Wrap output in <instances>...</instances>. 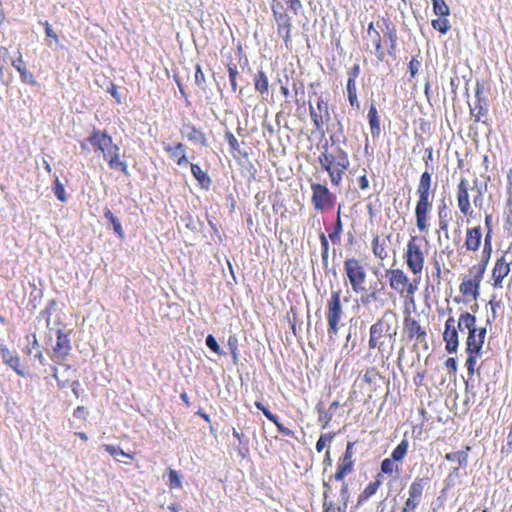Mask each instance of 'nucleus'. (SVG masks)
<instances>
[{
	"mask_svg": "<svg viewBox=\"0 0 512 512\" xmlns=\"http://www.w3.org/2000/svg\"><path fill=\"white\" fill-rule=\"evenodd\" d=\"M88 142L103 153V157L108 161V166L111 169H121L125 175L129 174L127 163L120 160V148L113 143L109 135L94 130L88 137Z\"/></svg>",
	"mask_w": 512,
	"mask_h": 512,
	"instance_id": "1",
	"label": "nucleus"
},
{
	"mask_svg": "<svg viewBox=\"0 0 512 512\" xmlns=\"http://www.w3.org/2000/svg\"><path fill=\"white\" fill-rule=\"evenodd\" d=\"M398 331V315L393 310H386L382 317L370 327L369 348L382 350L383 342H379L382 336L395 341Z\"/></svg>",
	"mask_w": 512,
	"mask_h": 512,
	"instance_id": "2",
	"label": "nucleus"
},
{
	"mask_svg": "<svg viewBox=\"0 0 512 512\" xmlns=\"http://www.w3.org/2000/svg\"><path fill=\"white\" fill-rule=\"evenodd\" d=\"M341 290L333 291L327 302L328 335L332 337L339 331V324L342 319L343 309L341 304Z\"/></svg>",
	"mask_w": 512,
	"mask_h": 512,
	"instance_id": "3",
	"label": "nucleus"
},
{
	"mask_svg": "<svg viewBox=\"0 0 512 512\" xmlns=\"http://www.w3.org/2000/svg\"><path fill=\"white\" fill-rule=\"evenodd\" d=\"M344 270L349 279L352 290L355 293H362L366 291L364 283L366 280L365 268L355 258H348L344 262Z\"/></svg>",
	"mask_w": 512,
	"mask_h": 512,
	"instance_id": "4",
	"label": "nucleus"
},
{
	"mask_svg": "<svg viewBox=\"0 0 512 512\" xmlns=\"http://www.w3.org/2000/svg\"><path fill=\"white\" fill-rule=\"evenodd\" d=\"M416 241V237H411L409 240L405 253V259L408 268L413 272V274H420L424 267L425 256L421 246L417 244Z\"/></svg>",
	"mask_w": 512,
	"mask_h": 512,
	"instance_id": "5",
	"label": "nucleus"
},
{
	"mask_svg": "<svg viewBox=\"0 0 512 512\" xmlns=\"http://www.w3.org/2000/svg\"><path fill=\"white\" fill-rule=\"evenodd\" d=\"M389 277L390 287L399 293L407 292L413 295L417 287L409 282L407 275L401 269H390L386 271Z\"/></svg>",
	"mask_w": 512,
	"mask_h": 512,
	"instance_id": "6",
	"label": "nucleus"
},
{
	"mask_svg": "<svg viewBox=\"0 0 512 512\" xmlns=\"http://www.w3.org/2000/svg\"><path fill=\"white\" fill-rule=\"evenodd\" d=\"M312 203L316 210H324L333 205L334 196L325 185L312 184Z\"/></svg>",
	"mask_w": 512,
	"mask_h": 512,
	"instance_id": "7",
	"label": "nucleus"
},
{
	"mask_svg": "<svg viewBox=\"0 0 512 512\" xmlns=\"http://www.w3.org/2000/svg\"><path fill=\"white\" fill-rule=\"evenodd\" d=\"M71 349L72 347L70 343L69 334L63 333L62 330H58L56 345L53 347L50 358L55 363L60 364L66 360V358L70 354Z\"/></svg>",
	"mask_w": 512,
	"mask_h": 512,
	"instance_id": "8",
	"label": "nucleus"
},
{
	"mask_svg": "<svg viewBox=\"0 0 512 512\" xmlns=\"http://www.w3.org/2000/svg\"><path fill=\"white\" fill-rule=\"evenodd\" d=\"M443 339L446 343V350L448 353H455L459 345L458 331L456 321L453 317H449L445 322V331Z\"/></svg>",
	"mask_w": 512,
	"mask_h": 512,
	"instance_id": "9",
	"label": "nucleus"
},
{
	"mask_svg": "<svg viewBox=\"0 0 512 512\" xmlns=\"http://www.w3.org/2000/svg\"><path fill=\"white\" fill-rule=\"evenodd\" d=\"M486 336V328L471 330L466 339V352L482 354V347Z\"/></svg>",
	"mask_w": 512,
	"mask_h": 512,
	"instance_id": "10",
	"label": "nucleus"
},
{
	"mask_svg": "<svg viewBox=\"0 0 512 512\" xmlns=\"http://www.w3.org/2000/svg\"><path fill=\"white\" fill-rule=\"evenodd\" d=\"M317 110L310 105V117L319 132L323 133V125H324V117L326 120L330 119L329 111H328V103L323 99H319L317 102Z\"/></svg>",
	"mask_w": 512,
	"mask_h": 512,
	"instance_id": "11",
	"label": "nucleus"
},
{
	"mask_svg": "<svg viewBox=\"0 0 512 512\" xmlns=\"http://www.w3.org/2000/svg\"><path fill=\"white\" fill-rule=\"evenodd\" d=\"M180 133L183 137L187 138L193 143L207 146V139L204 133L193 126L190 122H183Z\"/></svg>",
	"mask_w": 512,
	"mask_h": 512,
	"instance_id": "12",
	"label": "nucleus"
},
{
	"mask_svg": "<svg viewBox=\"0 0 512 512\" xmlns=\"http://www.w3.org/2000/svg\"><path fill=\"white\" fill-rule=\"evenodd\" d=\"M432 208V201L431 200H425V201H418L415 208V216H416V224L420 231H426L427 230V219H428V212Z\"/></svg>",
	"mask_w": 512,
	"mask_h": 512,
	"instance_id": "13",
	"label": "nucleus"
},
{
	"mask_svg": "<svg viewBox=\"0 0 512 512\" xmlns=\"http://www.w3.org/2000/svg\"><path fill=\"white\" fill-rule=\"evenodd\" d=\"M277 24V32L284 40L286 46L291 41L292 18L288 14H279L274 16Z\"/></svg>",
	"mask_w": 512,
	"mask_h": 512,
	"instance_id": "14",
	"label": "nucleus"
},
{
	"mask_svg": "<svg viewBox=\"0 0 512 512\" xmlns=\"http://www.w3.org/2000/svg\"><path fill=\"white\" fill-rule=\"evenodd\" d=\"M403 330L408 338L412 339L413 337H417L419 342H423L427 335L420 324L410 316L405 317Z\"/></svg>",
	"mask_w": 512,
	"mask_h": 512,
	"instance_id": "15",
	"label": "nucleus"
},
{
	"mask_svg": "<svg viewBox=\"0 0 512 512\" xmlns=\"http://www.w3.org/2000/svg\"><path fill=\"white\" fill-rule=\"evenodd\" d=\"M458 206L460 211L467 215L470 213V201L468 195V181L466 179H461L458 184Z\"/></svg>",
	"mask_w": 512,
	"mask_h": 512,
	"instance_id": "16",
	"label": "nucleus"
},
{
	"mask_svg": "<svg viewBox=\"0 0 512 512\" xmlns=\"http://www.w3.org/2000/svg\"><path fill=\"white\" fill-rule=\"evenodd\" d=\"M510 272L509 263L507 262L505 256L499 258L495 264V267L492 272V277L494 279V285L496 287H501L502 280L508 275Z\"/></svg>",
	"mask_w": 512,
	"mask_h": 512,
	"instance_id": "17",
	"label": "nucleus"
},
{
	"mask_svg": "<svg viewBox=\"0 0 512 512\" xmlns=\"http://www.w3.org/2000/svg\"><path fill=\"white\" fill-rule=\"evenodd\" d=\"M431 182H432L431 174L428 171L423 172L420 177L418 187H417V192H416L419 197L418 201L430 200Z\"/></svg>",
	"mask_w": 512,
	"mask_h": 512,
	"instance_id": "18",
	"label": "nucleus"
},
{
	"mask_svg": "<svg viewBox=\"0 0 512 512\" xmlns=\"http://www.w3.org/2000/svg\"><path fill=\"white\" fill-rule=\"evenodd\" d=\"M0 352L5 364L9 365L18 375L24 376L25 373L20 368V358L5 347H1Z\"/></svg>",
	"mask_w": 512,
	"mask_h": 512,
	"instance_id": "19",
	"label": "nucleus"
},
{
	"mask_svg": "<svg viewBox=\"0 0 512 512\" xmlns=\"http://www.w3.org/2000/svg\"><path fill=\"white\" fill-rule=\"evenodd\" d=\"M482 239V233L480 227H474L467 230V237L465 241V247L467 250L476 251L478 250Z\"/></svg>",
	"mask_w": 512,
	"mask_h": 512,
	"instance_id": "20",
	"label": "nucleus"
},
{
	"mask_svg": "<svg viewBox=\"0 0 512 512\" xmlns=\"http://www.w3.org/2000/svg\"><path fill=\"white\" fill-rule=\"evenodd\" d=\"M12 66L19 72L23 82L34 85L36 83L34 76L27 70L21 54L16 60L12 61Z\"/></svg>",
	"mask_w": 512,
	"mask_h": 512,
	"instance_id": "21",
	"label": "nucleus"
},
{
	"mask_svg": "<svg viewBox=\"0 0 512 512\" xmlns=\"http://www.w3.org/2000/svg\"><path fill=\"white\" fill-rule=\"evenodd\" d=\"M190 167H191V173L197 179V181L200 184V186L202 188H204V189H208L210 187V184H211V179L207 175V173L204 172L200 168V166L197 165V164H191Z\"/></svg>",
	"mask_w": 512,
	"mask_h": 512,
	"instance_id": "22",
	"label": "nucleus"
},
{
	"mask_svg": "<svg viewBox=\"0 0 512 512\" xmlns=\"http://www.w3.org/2000/svg\"><path fill=\"white\" fill-rule=\"evenodd\" d=\"M103 448L105 449L106 452H108L112 457H114L115 460L119 461V462H123L125 464H127L128 462L123 460L122 458H127V459H130L132 460L133 459V455L132 454H129V453H126L124 452L120 447L118 446H114V445H109V444H105L103 445Z\"/></svg>",
	"mask_w": 512,
	"mask_h": 512,
	"instance_id": "23",
	"label": "nucleus"
},
{
	"mask_svg": "<svg viewBox=\"0 0 512 512\" xmlns=\"http://www.w3.org/2000/svg\"><path fill=\"white\" fill-rule=\"evenodd\" d=\"M386 241L384 239H380L379 236H375L372 241V250L376 257L381 260L388 257L387 249H386Z\"/></svg>",
	"mask_w": 512,
	"mask_h": 512,
	"instance_id": "24",
	"label": "nucleus"
},
{
	"mask_svg": "<svg viewBox=\"0 0 512 512\" xmlns=\"http://www.w3.org/2000/svg\"><path fill=\"white\" fill-rule=\"evenodd\" d=\"M368 119L371 128V133L373 136H378L380 134V120L378 116L377 109L375 105H371L368 112Z\"/></svg>",
	"mask_w": 512,
	"mask_h": 512,
	"instance_id": "25",
	"label": "nucleus"
},
{
	"mask_svg": "<svg viewBox=\"0 0 512 512\" xmlns=\"http://www.w3.org/2000/svg\"><path fill=\"white\" fill-rule=\"evenodd\" d=\"M459 290L464 296L471 295L474 300H476L480 295V289L475 288L474 283L467 279V276L463 278V281L459 286Z\"/></svg>",
	"mask_w": 512,
	"mask_h": 512,
	"instance_id": "26",
	"label": "nucleus"
},
{
	"mask_svg": "<svg viewBox=\"0 0 512 512\" xmlns=\"http://www.w3.org/2000/svg\"><path fill=\"white\" fill-rule=\"evenodd\" d=\"M363 292L364 294L361 296L360 301L364 306L369 305L371 302H380L381 306L384 305V301L379 298L380 289H377L376 286L372 287L369 293L367 290Z\"/></svg>",
	"mask_w": 512,
	"mask_h": 512,
	"instance_id": "27",
	"label": "nucleus"
},
{
	"mask_svg": "<svg viewBox=\"0 0 512 512\" xmlns=\"http://www.w3.org/2000/svg\"><path fill=\"white\" fill-rule=\"evenodd\" d=\"M461 325H464L468 332L472 329L476 330V317L469 312H463L459 317L457 328H461Z\"/></svg>",
	"mask_w": 512,
	"mask_h": 512,
	"instance_id": "28",
	"label": "nucleus"
},
{
	"mask_svg": "<svg viewBox=\"0 0 512 512\" xmlns=\"http://www.w3.org/2000/svg\"><path fill=\"white\" fill-rule=\"evenodd\" d=\"M325 151L320 154L318 161L324 170H331L335 167V155L328 153V146L325 145Z\"/></svg>",
	"mask_w": 512,
	"mask_h": 512,
	"instance_id": "29",
	"label": "nucleus"
},
{
	"mask_svg": "<svg viewBox=\"0 0 512 512\" xmlns=\"http://www.w3.org/2000/svg\"><path fill=\"white\" fill-rule=\"evenodd\" d=\"M255 90L261 94L268 92V78L263 71H258L254 77Z\"/></svg>",
	"mask_w": 512,
	"mask_h": 512,
	"instance_id": "30",
	"label": "nucleus"
},
{
	"mask_svg": "<svg viewBox=\"0 0 512 512\" xmlns=\"http://www.w3.org/2000/svg\"><path fill=\"white\" fill-rule=\"evenodd\" d=\"M381 481L377 479L374 482L369 483L366 488L363 490V492L359 495L358 498V504H362L364 501H366L368 498H370L372 495L376 493L378 488L381 485Z\"/></svg>",
	"mask_w": 512,
	"mask_h": 512,
	"instance_id": "31",
	"label": "nucleus"
},
{
	"mask_svg": "<svg viewBox=\"0 0 512 512\" xmlns=\"http://www.w3.org/2000/svg\"><path fill=\"white\" fill-rule=\"evenodd\" d=\"M423 491L424 480L416 479L415 481L412 482V484L409 487V497L420 501L422 498Z\"/></svg>",
	"mask_w": 512,
	"mask_h": 512,
	"instance_id": "32",
	"label": "nucleus"
},
{
	"mask_svg": "<svg viewBox=\"0 0 512 512\" xmlns=\"http://www.w3.org/2000/svg\"><path fill=\"white\" fill-rule=\"evenodd\" d=\"M104 217L111 223V225L113 226L114 232L120 238H123L124 237V232H123L121 223H120L119 219L116 216H114V214L110 211V209L105 208V210H104Z\"/></svg>",
	"mask_w": 512,
	"mask_h": 512,
	"instance_id": "33",
	"label": "nucleus"
},
{
	"mask_svg": "<svg viewBox=\"0 0 512 512\" xmlns=\"http://www.w3.org/2000/svg\"><path fill=\"white\" fill-rule=\"evenodd\" d=\"M368 45L371 44L375 48V54L379 61H383L385 57V53L381 43V36L379 34H374L372 37L368 38Z\"/></svg>",
	"mask_w": 512,
	"mask_h": 512,
	"instance_id": "34",
	"label": "nucleus"
},
{
	"mask_svg": "<svg viewBox=\"0 0 512 512\" xmlns=\"http://www.w3.org/2000/svg\"><path fill=\"white\" fill-rule=\"evenodd\" d=\"M354 462H343L339 464L338 469L336 473L334 474L333 478L336 481H342L344 477L348 474H350L353 471Z\"/></svg>",
	"mask_w": 512,
	"mask_h": 512,
	"instance_id": "35",
	"label": "nucleus"
},
{
	"mask_svg": "<svg viewBox=\"0 0 512 512\" xmlns=\"http://www.w3.org/2000/svg\"><path fill=\"white\" fill-rule=\"evenodd\" d=\"M408 440L407 439H403L399 444L398 446L393 450L392 454H391V458L394 460V461H402L407 453V450H408Z\"/></svg>",
	"mask_w": 512,
	"mask_h": 512,
	"instance_id": "36",
	"label": "nucleus"
},
{
	"mask_svg": "<svg viewBox=\"0 0 512 512\" xmlns=\"http://www.w3.org/2000/svg\"><path fill=\"white\" fill-rule=\"evenodd\" d=\"M384 36L388 38L389 45V54H393L396 48L397 43V34L394 27H390V25H386L385 30H383Z\"/></svg>",
	"mask_w": 512,
	"mask_h": 512,
	"instance_id": "37",
	"label": "nucleus"
},
{
	"mask_svg": "<svg viewBox=\"0 0 512 512\" xmlns=\"http://www.w3.org/2000/svg\"><path fill=\"white\" fill-rule=\"evenodd\" d=\"M445 458L451 462H457L459 466L466 465L468 454L467 451H456L446 454Z\"/></svg>",
	"mask_w": 512,
	"mask_h": 512,
	"instance_id": "38",
	"label": "nucleus"
},
{
	"mask_svg": "<svg viewBox=\"0 0 512 512\" xmlns=\"http://www.w3.org/2000/svg\"><path fill=\"white\" fill-rule=\"evenodd\" d=\"M323 496L324 512H346L345 506H342L341 504H336L332 500L328 499L327 492H324Z\"/></svg>",
	"mask_w": 512,
	"mask_h": 512,
	"instance_id": "39",
	"label": "nucleus"
},
{
	"mask_svg": "<svg viewBox=\"0 0 512 512\" xmlns=\"http://www.w3.org/2000/svg\"><path fill=\"white\" fill-rule=\"evenodd\" d=\"M433 4V11L440 17H446L450 14L449 6L444 0H431Z\"/></svg>",
	"mask_w": 512,
	"mask_h": 512,
	"instance_id": "40",
	"label": "nucleus"
},
{
	"mask_svg": "<svg viewBox=\"0 0 512 512\" xmlns=\"http://www.w3.org/2000/svg\"><path fill=\"white\" fill-rule=\"evenodd\" d=\"M346 89H347V94H348V100H349L351 106L359 107V102H358V98H357L356 82L354 80H348Z\"/></svg>",
	"mask_w": 512,
	"mask_h": 512,
	"instance_id": "41",
	"label": "nucleus"
},
{
	"mask_svg": "<svg viewBox=\"0 0 512 512\" xmlns=\"http://www.w3.org/2000/svg\"><path fill=\"white\" fill-rule=\"evenodd\" d=\"M40 24H42L45 28V34L47 36V38H49L50 40L47 42V46L49 47H52V44L53 42L56 44V45H59L60 44V41H59V37L58 35L56 34V32L53 30V28L51 27V25L48 23V21H44V22H40Z\"/></svg>",
	"mask_w": 512,
	"mask_h": 512,
	"instance_id": "42",
	"label": "nucleus"
},
{
	"mask_svg": "<svg viewBox=\"0 0 512 512\" xmlns=\"http://www.w3.org/2000/svg\"><path fill=\"white\" fill-rule=\"evenodd\" d=\"M480 87L477 86V89H476V97H477V104L475 105V107H471L470 106V113L472 116L475 117V121H479L481 116L484 115V108L482 107L481 105V99H480Z\"/></svg>",
	"mask_w": 512,
	"mask_h": 512,
	"instance_id": "43",
	"label": "nucleus"
},
{
	"mask_svg": "<svg viewBox=\"0 0 512 512\" xmlns=\"http://www.w3.org/2000/svg\"><path fill=\"white\" fill-rule=\"evenodd\" d=\"M337 153L338 154L335 156V166L341 167L342 169H348L350 161L347 153L339 147L337 148Z\"/></svg>",
	"mask_w": 512,
	"mask_h": 512,
	"instance_id": "44",
	"label": "nucleus"
},
{
	"mask_svg": "<svg viewBox=\"0 0 512 512\" xmlns=\"http://www.w3.org/2000/svg\"><path fill=\"white\" fill-rule=\"evenodd\" d=\"M432 26L435 30H438L442 34L447 33L451 28L448 20L445 17L432 20Z\"/></svg>",
	"mask_w": 512,
	"mask_h": 512,
	"instance_id": "45",
	"label": "nucleus"
},
{
	"mask_svg": "<svg viewBox=\"0 0 512 512\" xmlns=\"http://www.w3.org/2000/svg\"><path fill=\"white\" fill-rule=\"evenodd\" d=\"M346 169H342L341 167H333L331 170H326L329 173L332 184L339 185L342 181V176Z\"/></svg>",
	"mask_w": 512,
	"mask_h": 512,
	"instance_id": "46",
	"label": "nucleus"
},
{
	"mask_svg": "<svg viewBox=\"0 0 512 512\" xmlns=\"http://www.w3.org/2000/svg\"><path fill=\"white\" fill-rule=\"evenodd\" d=\"M341 233H342V222H341V218H340V209H339L334 231L329 234V238L331 239V241L333 243H338L340 241Z\"/></svg>",
	"mask_w": 512,
	"mask_h": 512,
	"instance_id": "47",
	"label": "nucleus"
},
{
	"mask_svg": "<svg viewBox=\"0 0 512 512\" xmlns=\"http://www.w3.org/2000/svg\"><path fill=\"white\" fill-rule=\"evenodd\" d=\"M164 149L167 153H169L170 157L178 159L182 153H185V147L182 143L176 144L174 147L170 145H165Z\"/></svg>",
	"mask_w": 512,
	"mask_h": 512,
	"instance_id": "48",
	"label": "nucleus"
},
{
	"mask_svg": "<svg viewBox=\"0 0 512 512\" xmlns=\"http://www.w3.org/2000/svg\"><path fill=\"white\" fill-rule=\"evenodd\" d=\"M227 346L232 354L233 361L236 363L238 360V339L235 335L229 336Z\"/></svg>",
	"mask_w": 512,
	"mask_h": 512,
	"instance_id": "49",
	"label": "nucleus"
},
{
	"mask_svg": "<svg viewBox=\"0 0 512 512\" xmlns=\"http://www.w3.org/2000/svg\"><path fill=\"white\" fill-rule=\"evenodd\" d=\"M285 5H287L288 9L294 13L295 15H298L303 10V4L301 0H282Z\"/></svg>",
	"mask_w": 512,
	"mask_h": 512,
	"instance_id": "50",
	"label": "nucleus"
},
{
	"mask_svg": "<svg viewBox=\"0 0 512 512\" xmlns=\"http://www.w3.org/2000/svg\"><path fill=\"white\" fill-rule=\"evenodd\" d=\"M320 242L322 246V261L324 266L328 265V252H329V243L324 233H321L320 236Z\"/></svg>",
	"mask_w": 512,
	"mask_h": 512,
	"instance_id": "51",
	"label": "nucleus"
},
{
	"mask_svg": "<svg viewBox=\"0 0 512 512\" xmlns=\"http://www.w3.org/2000/svg\"><path fill=\"white\" fill-rule=\"evenodd\" d=\"M394 460L392 458H386L381 463V471L385 474H391L394 470H398V467L395 466Z\"/></svg>",
	"mask_w": 512,
	"mask_h": 512,
	"instance_id": "52",
	"label": "nucleus"
},
{
	"mask_svg": "<svg viewBox=\"0 0 512 512\" xmlns=\"http://www.w3.org/2000/svg\"><path fill=\"white\" fill-rule=\"evenodd\" d=\"M467 353H468V358L466 360L467 371H468V374L473 375L475 372V364L477 361V357H480L481 355H476V353H471V352H467Z\"/></svg>",
	"mask_w": 512,
	"mask_h": 512,
	"instance_id": "53",
	"label": "nucleus"
},
{
	"mask_svg": "<svg viewBox=\"0 0 512 512\" xmlns=\"http://www.w3.org/2000/svg\"><path fill=\"white\" fill-rule=\"evenodd\" d=\"M205 343L206 345L212 350L214 351L215 353H217L218 355H221L223 354V351L222 349L220 348L219 344L217 343L215 337L211 334H209L207 337H206V340H205Z\"/></svg>",
	"mask_w": 512,
	"mask_h": 512,
	"instance_id": "54",
	"label": "nucleus"
},
{
	"mask_svg": "<svg viewBox=\"0 0 512 512\" xmlns=\"http://www.w3.org/2000/svg\"><path fill=\"white\" fill-rule=\"evenodd\" d=\"M54 193H55L56 197L58 198V200H60L61 202H65L66 201L64 186L59 181L58 178L55 179Z\"/></svg>",
	"mask_w": 512,
	"mask_h": 512,
	"instance_id": "55",
	"label": "nucleus"
},
{
	"mask_svg": "<svg viewBox=\"0 0 512 512\" xmlns=\"http://www.w3.org/2000/svg\"><path fill=\"white\" fill-rule=\"evenodd\" d=\"M195 83L196 85L201 88V89H205V83H206V79H205V75L200 67V65H197L196 66V71H195Z\"/></svg>",
	"mask_w": 512,
	"mask_h": 512,
	"instance_id": "56",
	"label": "nucleus"
},
{
	"mask_svg": "<svg viewBox=\"0 0 512 512\" xmlns=\"http://www.w3.org/2000/svg\"><path fill=\"white\" fill-rule=\"evenodd\" d=\"M333 439V435L331 434H322L318 441L316 442V450L318 452H321L325 446L327 445L328 442H331Z\"/></svg>",
	"mask_w": 512,
	"mask_h": 512,
	"instance_id": "57",
	"label": "nucleus"
},
{
	"mask_svg": "<svg viewBox=\"0 0 512 512\" xmlns=\"http://www.w3.org/2000/svg\"><path fill=\"white\" fill-rule=\"evenodd\" d=\"M229 80L231 83L232 90L235 92L237 89L236 76L238 75V70L236 65L228 66Z\"/></svg>",
	"mask_w": 512,
	"mask_h": 512,
	"instance_id": "58",
	"label": "nucleus"
},
{
	"mask_svg": "<svg viewBox=\"0 0 512 512\" xmlns=\"http://www.w3.org/2000/svg\"><path fill=\"white\" fill-rule=\"evenodd\" d=\"M169 482L171 487L181 488L182 483L180 476L177 471L170 470L169 472Z\"/></svg>",
	"mask_w": 512,
	"mask_h": 512,
	"instance_id": "59",
	"label": "nucleus"
},
{
	"mask_svg": "<svg viewBox=\"0 0 512 512\" xmlns=\"http://www.w3.org/2000/svg\"><path fill=\"white\" fill-rule=\"evenodd\" d=\"M271 10L273 12V17L279 14H287L284 9V5L281 3L280 0H272Z\"/></svg>",
	"mask_w": 512,
	"mask_h": 512,
	"instance_id": "60",
	"label": "nucleus"
},
{
	"mask_svg": "<svg viewBox=\"0 0 512 512\" xmlns=\"http://www.w3.org/2000/svg\"><path fill=\"white\" fill-rule=\"evenodd\" d=\"M348 499H349V490H348V484L343 482L342 488L340 491V501L342 502V506H345L347 509L348 506Z\"/></svg>",
	"mask_w": 512,
	"mask_h": 512,
	"instance_id": "61",
	"label": "nucleus"
},
{
	"mask_svg": "<svg viewBox=\"0 0 512 512\" xmlns=\"http://www.w3.org/2000/svg\"><path fill=\"white\" fill-rule=\"evenodd\" d=\"M225 139L233 151L239 150V143H238L236 137L230 131H227L225 133Z\"/></svg>",
	"mask_w": 512,
	"mask_h": 512,
	"instance_id": "62",
	"label": "nucleus"
},
{
	"mask_svg": "<svg viewBox=\"0 0 512 512\" xmlns=\"http://www.w3.org/2000/svg\"><path fill=\"white\" fill-rule=\"evenodd\" d=\"M420 66H421V62L417 58L413 57L411 59V61L409 62V71H410L411 77H414L417 74Z\"/></svg>",
	"mask_w": 512,
	"mask_h": 512,
	"instance_id": "63",
	"label": "nucleus"
},
{
	"mask_svg": "<svg viewBox=\"0 0 512 512\" xmlns=\"http://www.w3.org/2000/svg\"><path fill=\"white\" fill-rule=\"evenodd\" d=\"M353 443L352 442H348L347 444V447H346V451L343 455V457L341 458V461L343 462H354L352 457H353Z\"/></svg>",
	"mask_w": 512,
	"mask_h": 512,
	"instance_id": "64",
	"label": "nucleus"
}]
</instances>
